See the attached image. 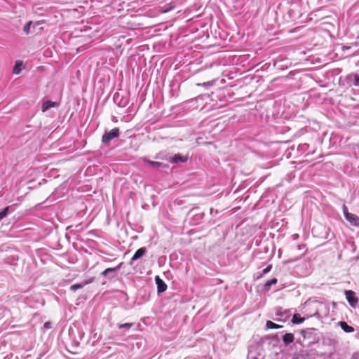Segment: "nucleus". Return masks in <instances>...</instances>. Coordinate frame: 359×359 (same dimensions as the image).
Masks as SVG:
<instances>
[{
    "mask_svg": "<svg viewBox=\"0 0 359 359\" xmlns=\"http://www.w3.org/2000/svg\"><path fill=\"white\" fill-rule=\"evenodd\" d=\"M343 212L346 219L351 223L352 226H359V217L348 212L347 208L344 206Z\"/></svg>",
    "mask_w": 359,
    "mask_h": 359,
    "instance_id": "1",
    "label": "nucleus"
},
{
    "mask_svg": "<svg viewBox=\"0 0 359 359\" xmlns=\"http://www.w3.org/2000/svg\"><path fill=\"white\" fill-rule=\"evenodd\" d=\"M119 136V129L114 128L108 133H105L102 137L103 143H109L112 139Z\"/></svg>",
    "mask_w": 359,
    "mask_h": 359,
    "instance_id": "2",
    "label": "nucleus"
},
{
    "mask_svg": "<svg viewBox=\"0 0 359 359\" xmlns=\"http://www.w3.org/2000/svg\"><path fill=\"white\" fill-rule=\"evenodd\" d=\"M346 298L351 307L355 308L358 302V298L353 290H345Z\"/></svg>",
    "mask_w": 359,
    "mask_h": 359,
    "instance_id": "3",
    "label": "nucleus"
},
{
    "mask_svg": "<svg viewBox=\"0 0 359 359\" xmlns=\"http://www.w3.org/2000/svg\"><path fill=\"white\" fill-rule=\"evenodd\" d=\"M155 280L157 285L158 292L161 293L165 292L167 289V285L164 283V281L158 276L155 277Z\"/></svg>",
    "mask_w": 359,
    "mask_h": 359,
    "instance_id": "4",
    "label": "nucleus"
},
{
    "mask_svg": "<svg viewBox=\"0 0 359 359\" xmlns=\"http://www.w3.org/2000/svg\"><path fill=\"white\" fill-rule=\"evenodd\" d=\"M146 252L147 250L145 248H139L133 256L131 261L133 262L141 258L142 256L145 255Z\"/></svg>",
    "mask_w": 359,
    "mask_h": 359,
    "instance_id": "5",
    "label": "nucleus"
},
{
    "mask_svg": "<svg viewBox=\"0 0 359 359\" xmlns=\"http://www.w3.org/2000/svg\"><path fill=\"white\" fill-rule=\"evenodd\" d=\"M188 159L187 156H182L180 154H175L170 160L171 163H175L178 162H185Z\"/></svg>",
    "mask_w": 359,
    "mask_h": 359,
    "instance_id": "6",
    "label": "nucleus"
},
{
    "mask_svg": "<svg viewBox=\"0 0 359 359\" xmlns=\"http://www.w3.org/2000/svg\"><path fill=\"white\" fill-rule=\"evenodd\" d=\"M294 334L292 333H286L283 337V341L285 343V344L287 345L294 341Z\"/></svg>",
    "mask_w": 359,
    "mask_h": 359,
    "instance_id": "7",
    "label": "nucleus"
},
{
    "mask_svg": "<svg viewBox=\"0 0 359 359\" xmlns=\"http://www.w3.org/2000/svg\"><path fill=\"white\" fill-rule=\"evenodd\" d=\"M339 325L345 332L350 333L354 332V328L348 325L345 321H341Z\"/></svg>",
    "mask_w": 359,
    "mask_h": 359,
    "instance_id": "8",
    "label": "nucleus"
},
{
    "mask_svg": "<svg viewBox=\"0 0 359 359\" xmlns=\"http://www.w3.org/2000/svg\"><path fill=\"white\" fill-rule=\"evenodd\" d=\"M175 7V4L173 2L169 3V4H165L163 7H162L161 8L160 12L161 13H168V12L172 11Z\"/></svg>",
    "mask_w": 359,
    "mask_h": 359,
    "instance_id": "9",
    "label": "nucleus"
},
{
    "mask_svg": "<svg viewBox=\"0 0 359 359\" xmlns=\"http://www.w3.org/2000/svg\"><path fill=\"white\" fill-rule=\"evenodd\" d=\"M144 161L147 162L148 164H149L151 166H152L154 168H165V167H167L166 165H165L161 162L153 161H150L148 159H145Z\"/></svg>",
    "mask_w": 359,
    "mask_h": 359,
    "instance_id": "10",
    "label": "nucleus"
},
{
    "mask_svg": "<svg viewBox=\"0 0 359 359\" xmlns=\"http://www.w3.org/2000/svg\"><path fill=\"white\" fill-rule=\"evenodd\" d=\"M277 281V279L275 278L266 281L264 285V291L268 292L270 290L271 286L276 284Z\"/></svg>",
    "mask_w": 359,
    "mask_h": 359,
    "instance_id": "11",
    "label": "nucleus"
},
{
    "mask_svg": "<svg viewBox=\"0 0 359 359\" xmlns=\"http://www.w3.org/2000/svg\"><path fill=\"white\" fill-rule=\"evenodd\" d=\"M305 320L304 318L301 317L299 314H294L292 318V323L293 324H299Z\"/></svg>",
    "mask_w": 359,
    "mask_h": 359,
    "instance_id": "12",
    "label": "nucleus"
},
{
    "mask_svg": "<svg viewBox=\"0 0 359 359\" xmlns=\"http://www.w3.org/2000/svg\"><path fill=\"white\" fill-rule=\"evenodd\" d=\"M55 106V102L50 101V100H47L42 105V111H46L48 109H49L50 108L53 107Z\"/></svg>",
    "mask_w": 359,
    "mask_h": 359,
    "instance_id": "13",
    "label": "nucleus"
},
{
    "mask_svg": "<svg viewBox=\"0 0 359 359\" xmlns=\"http://www.w3.org/2000/svg\"><path fill=\"white\" fill-rule=\"evenodd\" d=\"M266 327L267 329H279L283 327V325H280L278 324L274 323L271 320H268L266 323Z\"/></svg>",
    "mask_w": 359,
    "mask_h": 359,
    "instance_id": "14",
    "label": "nucleus"
},
{
    "mask_svg": "<svg viewBox=\"0 0 359 359\" xmlns=\"http://www.w3.org/2000/svg\"><path fill=\"white\" fill-rule=\"evenodd\" d=\"M121 264H122V263H121L118 266H117L115 268H107V269H105L104 271L102 272V275L106 276L109 272L114 271L117 269H119L121 268Z\"/></svg>",
    "mask_w": 359,
    "mask_h": 359,
    "instance_id": "15",
    "label": "nucleus"
},
{
    "mask_svg": "<svg viewBox=\"0 0 359 359\" xmlns=\"http://www.w3.org/2000/svg\"><path fill=\"white\" fill-rule=\"evenodd\" d=\"M9 207H6L2 211L0 212V221L4 219L8 214Z\"/></svg>",
    "mask_w": 359,
    "mask_h": 359,
    "instance_id": "16",
    "label": "nucleus"
},
{
    "mask_svg": "<svg viewBox=\"0 0 359 359\" xmlns=\"http://www.w3.org/2000/svg\"><path fill=\"white\" fill-rule=\"evenodd\" d=\"M133 326V323H124V324H120L118 325V328L119 329H122V328L130 329Z\"/></svg>",
    "mask_w": 359,
    "mask_h": 359,
    "instance_id": "17",
    "label": "nucleus"
},
{
    "mask_svg": "<svg viewBox=\"0 0 359 359\" xmlns=\"http://www.w3.org/2000/svg\"><path fill=\"white\" fill-rule=\"evenodd\" d=\"M83 287V285L78 283V284H74V285H71L70 289L73 291H75L78 289L82 288Z\"/></svg>",
    "mask_w": 359,
    "mask_h": 359,
    "instance_id": "18",
    "label": "nucleus"
},
{
    "mask_svg": "<svg viewBox=\"0 0 359 359\" xmlns=\"http://www.w3.org/2000/svg\"><path fill=\"white\" fill-rule=\"evenodd\" d=\"M32 25V22L29 21L27 23H26L24 26V31L27 34L29 33V29H30V26Z\"/></svg>",
    "mask_w": 359,
    "mask_h": 359,
    "instance_id": "19",
    "label": "nucleus"
},
{
    "mask_svg": "<svg viewBox=\"0 0 359 359\" xmlns=\"http://www.w3.org/2000/svg\"><path fill=\"white\" fill-rule=\"evenodd\" d=\"M20 71V65L18 63H16L14 67V69H13V73L18 74H19Z\"/></svg>",
    "mask_w": 359,
    "mask_h": 359,
    "instance_id": "20",
    "label": "nucleus"
},
{
    "mask_svg": "<svg viewBox=\"0 0 359 359\" xmlns=\"http://www.w3.org/2000/svg\"><path fill=\"white\" fill-rule=\"evenodd\" d=\"M353 84L355 86H359V75L358 74H355L354 75V81H353Z\"/></svg>",
    "mask_w": 359,
    "mask_h": 359,
    "instance_id": "21",
    "label": "nucleus"
},
{
    "mask_svg": "<svg viewBox=\"0 0 359 359\" xmlns=\"http://www.w3.org/2000/svg\"><path fill=\"white\" fill-rule=\"evenodd\" d=\"M272 266L271 265H269L268 266H266L264 270H263V273L265 274L268 272H269L271 269Z\"/></svg>",
    "mask_w": 359,
    "mask_h": 359,
    "instance_id": "22",
    "label": "nucleus"
},
{
    "mask_svg": "<svg viewBox=\"0 0 359 359\" xmlns=\"http://www.w3.org/2000/svg\"><path fill=\"white\" fill-rule=\"evenodd\" d=\"M44 327H45L46 329L50 328V323H49V322H46V323H45V324H44Z\"/></svg>",
    "mask_w": 359,
    "mask_h": 359,
    "instance_id": "23",
    "label": "nucleus"
},
{
    "mask_svg": "<svg viewBox=\"0 0 359 359\" xmlns=\"http://www.w3.org/2000/svg\"><path fill=\"white\" fill-rule=\"evenodd\" d=\"M92 283V280H88V281H86V282L85 283V285L88 284V283Z\"/></svg>",
    "mask_w": 359,
    "mask_h": 359,
    "instance_id": "24",
    "label": "nucleus"
}]
</instances>
